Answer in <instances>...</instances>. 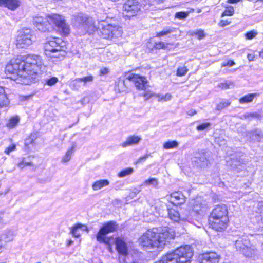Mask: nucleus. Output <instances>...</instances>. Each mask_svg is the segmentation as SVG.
Instances as JSON below:
<instances>
[{
  "label": "nucleus",
  "instance_id": "nucleus-1",
  "mask_svg": "<svg viewBox=\"0 0 263 263\" xmlns=\"http://www.w3.org/2000/svg\"><path fill=\"white\" fill-rule=\"evenodd\" d=\"M41 59L35 54L17 58V83L30 85L36 82L43 73Z\"/></svg>",
  "mask_w": 263,
  "mask_h": 263
},
{
  "label": "nucleus",
  "instance_id": "nucleus-2",
  "mask_svg": "<svg viewBox=\"0 0 263 263\" xmlns=\"http://www.w3.org/2000/svg\"><path fill=\"white\" fill-rule=\"evenodd\" d=\"M119 230V224L114 220H110L102 224L96 235V238L98 242L106 246L110 253L113 252L112 246L115 241L116 249L120 255L127 256L128 253V248L124 238L118 236L114 239L112 236H107V234L117 232Z\"/></svg>",
  "mask_w": 263,
  "mask_h": 263
},
{
  "label": "nucleus",
  "instance_id": "nucleus-3",
  "mask_svg": "<svg viewBox=\"0 0 263 263\" xmlns=\"http://www.w3.org/2000/svg\"><path fill=\"white\" fill-rule=\"evenodd\" d=\"M174 237V234L168 229L159 230L153 228L143 233L138 238V242L143 250L157 252L163 249L167 243Z\"/></svg>",
  "mask_w": 263,
  "mask_h": 263
},
{
  "label": "nucleus",
  "instance_id": "nucleus-4",
  "mask_svg": "<svg viewBox=\"0 0 263 263\" xmlns=\"http://www.w3.org/2000/svg\"><path fill=\"white\" fill-rule=\"evenodd\" d=\"M35 24L37 29L43 32H49L58 28L59 34L62 37L68 36L70 33V29L64 17L58 13L47 14L45 18L36 17Z\"/></svg>",
  "mask_w": 263,
  "mask_h": 263
},
{
  "label": "nucleus",
  "instance_id": "nucleus-5",
  "mask_svg": "<svg viewBox=\"0 0 263 263\" xmlns=\"http://www.w3.org/2000/svg\"><path fill=\"white\" fill-rule=\"evenodd\" d=\"M230 224L228 206L224 204L215 205L208 216L209 228L218 232L225 231Z\"/></svg>",
  "mask_w": 263,
  "mask_h": 263
},
{
  "label": "nucleus",
  "instance_id": "nucleus-6",
  "mask_svg": "<svg viewBox=\"0 0 263 263\" xmlns=\"http://www.w3.org/2000/svg\"><path fill=\"white\" fill-rule=\"evenodd\" d=\"M193 251L187 246H182L163 255L154 263H190Z\"/></svg>",
  "mask_w": 263,
  "mask_h": 263
},
{
  "label": "nucleus",
  "instance_id": "nucleus-7",
  "mask_svg": "<svg viewBox=\"0 0 263 263\" xmlns=\"http://www.w3.org/2000/svg\"><path fill=\"white\" fill-rule=\"evenodd\" d=\"M142 5L138 0H126L123 4L122 14L128 19L139 15Z\"/></svg>",
  "mask_w": 263,
  "mask_h": 263
},
{
  "label": "nucleus",
  "instance_id": "nucleus-8",
  "mask_svg": "<svg viewBox=\"0 0 263 263\" xmlns=\"http://www.w3.org/2000/svg\"><path fill=\"white\" fill-rule=\"evenodd\" d=\"M60 41V39L55 37H53L47 40L44 43L43 46L45 53L47 55L59 51H63L64 53H66L67 43L62 40L61 42L64 43V45H61V43Z\"/></svg>",
  "mask_w": 263,
  "mask_h": 263
},
{
  "label": "nucleus",
  "instance_id": "nucleus-9",
  "mask_svg": "<svg viewBox=\"0 0 263 263\" xmlns=\"http://www.w3.org/2000/svg\"><path fill=\"white\" fill-rule=\"evenodd\" d=\"M140 69V67H137L129 71L126 79L133 84L137 90L142 91L145 90L148 87L149 82L146 76L132 72Z\"/></svg>",
  "mask_w": 263,
  "mask_h": 263
},
{
  "label": "nucleus",
  "instance_id": "nucleus-10",
  "mask_svg": "<svg viewBox=\"0 0 263 263\" xmlns=\"http://www.w3.org/2000/svg\"><path fill=\"white\" fill-rule=\"evenodd\" d=\"M74 20L81 28L89 33L94 32L98 29L95 25V21L87 14L79 13L75 16Z\"/></svg>",
  "mask_w": 263,
  "mask_h": 263
},
{
  "label": "nucleus",
  "instance_id": "nucleus-11",
  "mask_svg": "<svg viewBox=\"0 0 263 263\" xmlns=\"http://www.w3.org/2000/svg\"><path fill=\"white\" fill-rule=\"evenodd\" d=\"M122 33L121 27L107 24L102 27L100 35L104 39L111 40L121 36Z\"/></svg>",
  "mask_w": 263,
  "mask_h": 263
},
{
  "label": "nucleus",
  "instance_id": "nucleus-12",
  "mask_svg": "<svg viewBox=\"0 0 263 263\" xmlns=\"http://www.w3.org/2000/svg\"><path fill=\"white\" fill-rule=\"evenodd\" d=\"M237 251L246 257H251L254 253L255 250L250 246V241L246 238H240L235 241Z\"/></svg>",
  "mask_w": 263,
  "mask_h": 263
},
{
  "label": "nucleus",
  "instance_id": "nucleus-13",
  "mask_svg": "<svg viewBox=\"0 0 263 263\" xmlns=\"http://www.w3.org/2000/svg\"><path fill=\"white\" fill-rule=\"evenodd\" d=\"M221 257L215 251H208L198 257V263H219Z\"/></svg>",
  "mask_w": 263,
  "mask_h": 263
},
{
  "label": "nucleus",
  "instance_id": "nucleus-14",
  "mask_svg": "<svg viewBox=\"0 0 263 263\" xmlns=\"http://www.w3.org/2000/svg\"><path fill=\"white\" fill-rule=\"evenodd\" d=\"M32 31L29 28H24L21 31L19 39L17 40V44L21 48H25L32 43Z\"/></svg>",
  "mask_w": 263,
  "mask_h": 263
},
{
  "label": "nucleus",
  "instance_id": "nucleus-15",
  "mask_svg": "<svg viewBox=\"0 0 263 263\" xmlns=\"http://www.w3.org/2000/svg\"><path fill=\"white\" fill-rule=\"evenodd\" d=\"M167 196H168V201L175 206L181 205L186 201V197L181 191H173Z\"/></svg>",
  "mask_w": 263,
  "mask_h": 263
},
{
  "label": "nucleus",
  "instance_id": "nucleus-16",
  "mask_svg": "<svg viewBox=\"0 0 263 263\" xmlns=\"http://www.w3.org/2000/svg\"><path fill=\"white\" fill-rule=\"evenodd\" d=\"M16 59L13 58L6 65L5 73L8 78L13 80L16 79Z\"/></svg>",
  "mask_w": 263,
  "mask_h": 263
},
{
  "label": "nucleus",
  "instance_id": "nucleus-17",
  "mask_svg": "<svg viewBox=\"0 0 263 263\" xmlns=\"http://www.w3.org/2000/svg\"><path fill=\"white\" fill-rule=\"evenodd\" d=\"M205 209V205L204 201L199 198H196L193 199L191 204V210L196 215H200Z\"/></svg>",
  "mask_w": 263,
  "mask_h": 263
},
{
  "label": "nucleus",
  "instance_id": "nucleus-18",
  "mask_svg": "<svg viewBox=\"0 0 263 263\" xmlns=\"http://www.w3.org/2000/svg\"><path fill=\"white\" fill-rule=\"evenodd\" d=\"M37 138V135L36 133H31L25 139L24 141V148L29 151L35 146V140Z\"/></svg>",
  "mask_w": 263,
  "mask_h": 263
},
{
  "label": "nucleus",
  "instance_id": "nucleus-19",
  "mask_svg": "<svg viewBox=\"0 0 263 263\" xmlns=\"http://www.w3.org/2000/svg\"><path fill=\"white\" fill-rule=\"evenodd\" d=\"M141 138L137 135H130L128 136L126 140L121 143V145L123 147H126L133 145L137 144L140 141Z\"/></svg>",
  "mask_w": 263,
  "mask_h": 263
},
{
  "label": "nucleus",
  "instance_id": "nucleus-20",
  "mask_svg": "<svg viewBox=\"0 0 263 263\" xmlns=\"http://www.w3.org/2000/svg\"><path fill=\"white\" fill-rule=\"evenodd\" d=\"M259 95L257 93L247 94L239 99L240 104H246L252 102L254 99L258 97Z\"/></svg>",
  "mask_w": 263,
  "mask_h": 263
},
{
  "label": "nucleus",
  "instance_id": "nucleus-21",
  "mask_svg": "<svg viewBox=\"0 0 263 263\" xmlns=\"http://www.w3.org/2000/svg\"><path fill=\"white\" fill-rule=\"evenodd\" d=\"M167 210L168 216L170 219L175 222H179L180 220V215L178 211L170 208H167Z\"/></svg>",
  "mask_w": 263,
  "mask_h": 263
},
{
  "label": "nucleus",
  "instance_id": "nucleus-22",
  "mask_svg": "<svg viewBox=\"0 0 263 263\" xmlns=\"http://www.w3.org/2000/svg\"><path fill=\"white\" fill-rule=\"evenodd\" d=\"M109 184L107 179H102L94 182L92 184V188L94 191H97Z\"/></svg>",
  "mask_w": 263,
  "mask_h": 263
},
{
  "label": "nucleus",
  "instance_id": "nucleus-23",
  "mask_svg": "<svg viewBox=\"0 0 263 263\" xmlns=\"http://www.w3.org/2000/svg\"><path fill=\"white\" fill-rule=\"evenodd\" d=\"M84 225L78 223L73 225L71 228V233L73 237L75 238H79L81 236V233H80V230H82V228L84 227Z\"/></svg>",
  "mask_w": 263,
  "mask_h": 263
},
{
  "label": "nucleus",
  "instance_id": "nucleus-24",
  "mask_svg": "<svg viewBox=\"0 0 263 263\" xmlns=\"http://www.w3.org/2000/svg\"><path fill=\"white\" fill-rule=\"evenodd\" d=\"M171 45H173V43L159 41L155 43L152 50H165L168 48L169 46Z\"/></svg>",
  "mask_w": 263,
  "mask_h": 263
},
{
  "label": "nucleus",
  "instance_id": "nucleus-25",
  "mask_svg": "<svg viewBox=\"0 0 263 263\" xmlns=\"http://www.w3.org/2000/svg\"><path fill=\"white\" fill-rule=\"evenodd\" d=\"M13 239V235L10 231H5L0 236V243L3 244V242H8Z\"/></svg>",
  "mask_w": 263,
  "mask_h": 263
},
{
  "label": "nucleus",
  "instance_id": "nucleus-26",
  "mask_svg": "<svg viewBox=\"0 0 263 263\" xmlns=\"http://www.w3.org/2000/svg\"><path fill=\"white\" fill-rule=\"evenodd\" d=\"M0 6H5L10 10H15L16 8V0H0Z\"/></svg>",
  "mask_w": 263,
  "mask_h": 263
},
{
  "label": "nucleus",
  "instance_id": "nucleus-27",
  "mask_svg": "<svg viewBox=\"0 0 263 263\" xmlns=\"http://www.w3.org/2000/svg\"><path fill=\"white\" fill-rule=\"evenodd\" d=\"M9 103L8 99L4 89L0 86V108L6 106Z\"/></svg>",
  "mask_w": 263,
  "mask_h": 263
},
{
  "label": "nucleus",
  "instance_id": "nucleus-28",
  "mask_svg": "<svg viewBox=\"0 0 263 263\" xmlns=\"http://www.w3.org/2000/svg\"><path fill=\"white\" fill-rule=\"evenodd\" d=\"M176 30L175 28H169L165 29L156 33L155 37L160 38L161 37L167 35Z\"/></svg>",
  "mask_w": 263,
  "mask_h": 263
},
{
  "label": "nucleus",
  "instance_id": "nucleus-29",
  "mask_svg": "<svg viewBox=\"0 0 263 263\" xmlns=\"http://www.w3.org/2000/svg\"><path fill=\"white\" fill-rule=\"evenodd\" d=\"M235 13L234 7L230 5H227L225 7L224 10L221 13V16H232Z\"/></svg>",
  "mask_w": 263,
  "mask_h": 263
},
{
  "label": "nucleus",
  "instance_id": "nucleus-30",
  "mask_svg": "<svg viewBox=\"0 0 263 263\" xmlns=\"http://www.w3.org/2000/svg\"><path fill=\"white\" fill-rule=\"evenodd\" d=\"M178 146V143L176 140L167 141L163 143V148L165 149L174 148Z\"/></svg>",
  "mask_w": 263,
  "mask_h": 263
},
{
  "label": "nucleus",
  "instance_id": "nucleus-31",
  "mask_svg": "<svg viewBox=\"0 0 263 263\" xmlns=\"http://www.w3.org/2000/svg\"><path fill=\"white\" fill-rule=\"evenodd\" d=\"M73 151H74V147H73V146H72L71 147H70L69 149H68L66 151L65 155L62 158V162H63V163L67 162L71 159V157L73 152Z\"/></svg>",
  "mask_w": 263,
  "mask_h": 263
},
{
  "label": "nucleus",
  "instance_id": "nucleus-32",
  "mask_svg": "<svg viewBox=\"0 0 263 263\" xmlns=\"http://www.w3.org/2000/svg\"><path fill=\"white\" fill-rule=\"evenodd\" d=\"M191 35L192 36H196V38L198 40H202L205 37L206 33L204 30L200 29L192 32Z\"/></svg>",
  "mask_w": 263,
  "mask_h": 263
},
{
  "label": "nucleus",
  "instance_id": "nucleus-33",
  "mask_svg": "<svg viewBox=\"0 0 263 263\" xmlns=\"http://www.w3.org/2000/svg\"><path fill=\"white\" fill-rule=\"evenodd\" d=\"M189 69L185 66L178 67L176 70V76L178 77H182L185 76L188 72Z\"/></svg>",
  "mask_w": 263,
  "mask_h": 263
},
{
  "label": "nucleus",
  "instance_id": "nucleus-34",
  "mask_svg": "<svg viewBox=\"0 0 263 263\" xmlns=\"http://www.w3.org/2000/svg\"><path fill=\"white\" fill-rule=\"evenodd\" d=\"M133 172V169L132 167H127L121 170L118 174L119 177H124L132 174Z\"/></svg>",
  "mask_w": 263,
  "mask_h": 263
},
{
  "label": "nucleus",
  "instance_id": "nucleus-35",
  "mask_svg": "<svg viewBox=\"0 0 263 263\" xmlns=\"http://www.w3.org/2000/svg\"><path fill=\"white\" fill-rule=\"evenodd\" d=\"M93 80V76L92 75H88L87 76L79 78L76 79V81L78 82H83L86 84L88 82H92Z\"/></svg>",
  "mask_w": 263,
  "mask_h": 263
},
{
  "label": "nucleus",
  "instance_id": "nucleus-36",
  "mask_svg": "<svg viewBox=\"0 0 263 263\" xmlns=\"http://www.w3.org/2000/svg\"><path fill=\"white\" fill-rule=\"evenodd\" d=\"M231 103L230 101H221L216 105V109L218 111L221 110L229 106Z\"/></svg>",
  "mask_w": 263,
  "mask_h": 263
},
{
  "label": "nucleus",
  "instance_id": "nucleus-37",
  "mask_svg": "<svg viewBox=\"0 0 263 263\" xmlns=\"http://www.w3.org/2000/svg\"><path fill=\"white\" fill-rule=\"evenodd\" d=\"M258 32L256 30H251L246 32L244 36L247 40H250L255 38Z\"/></svg>",
  "mask_w": 263,
  "mask_h": 263
},
{
  "label": "nucleus",
  "instance_id": "nucleus-38",
  "mask_svg": "<svg viewBox=\"0 0 263 263\" xmlns=\"http://www.w3.org/2000/svg\"><path fill=\"white\" fill-rule=\"evenodd\" d=\"M17 165L21 168H23L26 166H32L33 165V163L31 161L27 160L26 158H23L22 160L17 164Z\"/></svg>",
  "mask_w": 263,
  "mask_h": 263
},
{
  "label": "nucleus",
  "instance_id": "nucleus-39",
  "mask_svg": "<svg viewBox=\"0 0 263 263\" xmlns=\"http://www.w3.org/2000/svg\"><path fill=\"white\" fill-rule=\"evenodd\" d=\"M143 91L144 92L140 94V96L144 97V100L146 101L149 100L155 96L154 93L149 90L145 89V90Z\"/></svg>",
  "mask_w": 263,
  "mask_h": 263
},
{
  "label": "nucleus",
  "instance_id": "nucleus-40",
  "mask_svg": "<svg viewBox=\"0 0 263 263\" xmlns=\"http://www.w3.org/2000/svg\"><path fill=\"white\" fill-rule=\"evenodd\" d=\"M189 14V11H179L175 14V17L178 19L182 20L186 18Z\"/></svg>",
  "mask_w": 263,
  "mask_h": 263
},
{
  "label": "nucleus",
  "instance_id": "nucleus-41",
  "mask_svg": "<svg viewBox=\"0 0 263 263\" xmlns=\"http://www.w3.org/2000/svg\"><path fill=\"white\" fill-rule=\"evenodd\" d=\"M59 80L57 77H52L46 81V84L49 86H52L55 85Z\"/></svg>",
  "mask_w": 263,
  "mask_h": 263
},
{
  "label": "nucleus",
  "instance_id": "nucleus-42",
  "mask_svg": "<svg viewBox=\"0 0 263 263\" xmlns=\"http://www.w3.org/2000/svg\"><path fill=\"white\" fill-rule=\"evenodd\" d=\"M16 125V117H13L10 119L6 125L9 128H13Z\"/></svg>",
  "mask_w": 263,
  "mask_h": 263
},
{
  "label": "nucleus",
  "instance_id": "nucleus-43",
  "mask_svg": "<svg viewBox=\"0 0 263 263\" xmlns=\"http://www.w3.org/2000/svg\"><path fill=\"white\" fill-rule=\"evenodd\" d=\"M211 124L209 122L202 123L197 126L196 129L198 131L203 130L209 127Z\"/></svg>",
  "mask_w": 263,
  "mask_h": 263
},
{
  "label": "nucleus",
  "instance_id": "nucleus-44",
  "mask_svg": "<svg viewBox=\"0 0 263 263\" xmlns=\"http://www.w3.org/2000/svg\"><path fill=\"white\" fill-rule=\"evenodd\" d=\"M158 183V181L156 178H150L144 181V184L146 185H151V184H154L155 185H157Z\"/></svg>",
  "mask_w": 263,
  "mask_h": 263
},
{
  "label": "nucleus",
  "instance_id": "nucleus-45",
  "mask_svg": "<svg viewBox=\"0 0 263 263\" xmlns=\"http://www.w3.org/2000/svg\"><path fill=\"white\" fill-rule=\"evenodd\" d=\"M109 72V69L108 68L104 67L101 68L99 72V75L100 76H103L108 74Z\"/></svg>",
  "mask_w": 263,
  "mask_h": 263
},
{
  "label": "nucleus",
  "instance_id": "nucleus-46",
  "mask_svg": "<svg viewBox=\"0 0 263 263\" xmlns=\"http://www.w3.org/2000/svg\"><path fill=\"white\" fill-rule=\"evenodd\" d=\"M231 21L228 20H221L219 21L218 25L220 27H223L231 24Z\"/></svg>",
  "mask_w": 263,
  "mask_h": 263
},
{
  "label": "nucleus",
  "instance_id": "nucleus-47",
  "mask_svg": "<svg viewBox=\"0 0 263 263\" xmlns=\"http://www.w3.org/2000/svg\"><path fill=\"white\" fill-rule=\"evenodd\" d=\"M235 65V62L232 60H229L226 62L221 64L222 67H231Z\"/></svg>",
  "mask_w": 263,
  "mask_h": 263
},
{
  "label": "nucleus",
  "instance_id": "nucleus-48",
  "mask_svg": "<svg viewBox=\"0 0 263 263\" xmlns=\"http://www.w3.org/2000/svg\"><path fill=\"white\" fill-rule=\"evenodd\" d=\"M218 87L222 89H227L230 88V84L228 82H222L218 84Z\"/></svg>",
  "mask_w": 263,
  "mask_h": 263
},
{
  "label": "nucleus",
  "instance_id": "nucleus-49",
  "mask_svg": "<svg viewBox=\"0 0 263 263\" xmlns=\"http://www.w3.org/2000/svg\"><path fill=\"white\" fill-rule=\"evenodd\" d=\"M172 98V96L170 93H166L165 95L162 96L160 98V100L163 101H168L170 100Z\"/></svg>",
  "mask_w": 263,
  "mask_h": 263
},
{
  "label": "nucleus",
  "instance_id": "nucleus-50",
  "mask_svg": "<svg viewBox=\"0 0 263 263\" xmlns=\"http://www.w3.org/2000/svg\"><path fill=\"white\" fill-rule=\"evenodd\" d=\"M15 149V145L13 144L12 146H10L8 147V148H7L5 151V153L7 154H9L10 152L13 151Z\"/></svg>",
  "mask_w": 263,
  "mask_h": 263
},
{
  "label": "nucleus",
  "instance_id": "nucleus-51",
  "mask_svg": "<svg viewBox=\"0 0 263 263\" xmlns=\"http://www.w3.org/2000/svg\"><path fill=\"white\" fill-rule=\"evenodd\" d=\"M248 117L253 118H259L260 117V115L257 112L250 113L247 115Z\"/></svg>",
  "mask_w": 263,
  "mask_h": 263
},
{
  "label": "nucleus",
  "instance_id": "nucleus-52",
  "mask_svg": "<svg viewBox=\"0 0 263 263\" xmlns=\"http://www.w3.org/2000/svg\"><path fill=\"white\" fill-rule=\"evenodd\" d=\"M148 155L147 154H145V155L139 157L137 160V163H140V162L145 161L146 159V158L148 157Z\"/></svg>",
  "mask_w": 263,
  "mask_h": 263
},
{
  "label": "nucleus",
  "instance_id": "nucleus-53",
  "mask_svg": "<svg viewBox=\"0 0 263 263\" xmlns=\"http://www.w3.org/2000/svg\"><path fill=\"white\" fill-rule=\"evenodd\" d=\"M242 0H227V3L228 4H237Z\"/></svg>",
  "mask_w": 263,
  "mask_h": 263
},
{
  "label": "nucleus",
  "instance_id": "nucleus-54",
  "mask_svg": "<svg viewBox=\"0 0 263 263\" xmlns=\"http://www.w3.org/2000/svg\"><path fill=\"white\" fill-rule=\"evenodd\" d=\"M254 55L252 54H247V58L249 61H252L254 60Z\"/></svg>",
  "mask_w": 263,
  "mask_h": 263
},
{
  "label": "nucleus",
  "instance_id": "nucleus-55",
  "mask_svg": "<svg viewBox=\"0 0 263 263\" xmlns=\"http://www.w3.org/2000/svg\"><path fill=\"white\" fill-rule=\"evenodd\" d=\"M72 243H73V241L72 240L69 239L67 240V245L68 246L71 245Z\"/></svg>",
  "mask_w": 263,
  "mask_h": 263
},
{
  "label": "nucleus",
  "instance_id": "nucleus-56",
  "mask_svg": "<svg viewBox=\"0 0 263 263\" xmlns=\"http://www.w3.org/2000/svg\"><path fill=\"white\" fill-rule=\"evenodd\" d=\"M259 56L263 59V48L259 52Z\"/></svg>",
  "mask_w": 263,
  "mask_h": 263
},
{
  "label": "nucleus",
  "instance_id": "nucleus-57",
  "mask_svg": "<svg viewBox=\"0 0 263 263\" xmlns=\"http://www.w3.org/2000/svg\"><path fill=\"white\" fill-rule=\"evenodd\" d=\"M254 2H259V3H263V0H254Z\"/></svg>",
  "mask_w": 263,
  "mask_h": 263
},
{
  "label": "nucleus",
  "instance_id": "nucleus-58",
  "mask_svg": "<svg viewBox=\"0 0 263 263\" xmlns=\"http://www.w3.org/2000/svg\"><path fill=\"white\" fill-rule=\"evenodd\" d=\"M196 112H196V111H194L192 113H190V114H189V115H190V116H193V115H194L196 114Z\"/></svg>",
  "mask_w": 263,
  "mask_h": 263
},
{
  "label": "nucleus",
  "instance_id": "nucleus-59",
  "mask_svg": "<svg viewBox=\"0 0 263 263\" xmlns=\"http://www.w3.org/2000/svg\"><path fill=\"white\" fill-rule=\"evenodd\" d=\"M29 157L34 158V157H35V156H29Z\"/></svg>",
  "mask_w": 263,
  "mask_h": 263
}]
</instances>
